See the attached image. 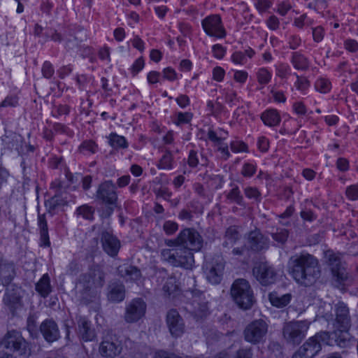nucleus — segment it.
I'll return each mask as SVG.
<instances>
[{
  "instance_id": "9d476101",
  "label": "nucleus",
  "mask_w": 358,
  "mask_h": 358,
  "mask_svg": "<svg viewBox=\"0 0 358 358\" xmlns=\"http://www.w3.org/2000/svg\"><path fill=\"white\" fill-rule=\"evenodd\" d=\"M201 24L208 36L219 38L224 37V27L220 15L208 16L202 20Z\"/></svg>"
},
{
  "instance_id": "69168bd1",
  "label": "nucleus",
  "mask_w": 358,
  "mask_h": 358,
  "mask_svg": "<svg viewBox=\"0 0 358 358\" xmlns=\"http://www.w3.org/2000/svg\"><path fill=\"white\" fill-rule=\"evenodd\" d=\"M131 177L129 175L123 176L117 180V185L120 188H122L129 185Z\"/></svg>"
},
{
  "instance_id": "3c124183",
  "label": "nucleus",
  "mask_w": 358,
  "mask_h": 358,
  "mask_svg": "<svg viewBox=\"0 0 358 358\" xmlns=\"http://www.w3.org/2000/svg\"><path fill=\"white\" fill-rule=\"evenodd\" d=\"M163 78L168 80L173 81L177 78V74L173 69L168 67L163 71Z\"/></svg>"
},
{
  "instance_id": "864d4df0",
  "label": "nucleus",
  "mask_w": 358,
  "mask_h": 358,
  "mask_svg": "<svg viewBox=\"0 0 358 358\" xmlns=\"http://www.w3.org/2000/svg\"><path fill=\"white\" fill-rule=\"evenodd\" d=\"M248 78V73L244 71H236L234 73V79L238 83H243Z\"/></svg>"
},
{
  "instance_id": "f3484780",
  "label": "nucleus",
  "mask_w": 358,
  "mask_h": 358,
  "mask_svg": "<svg viewBox=\"0 0 358 358\" xmlns=\"http://www.w3.org/2000/svg\"><path fill=\"white\" fill-rule=\"evenodd\" d=\"M40 330L48 342H54L60 337L58 326L52 320L43 321L40 326Z\"/></svg>"
},
{
  "instance_id": "aec40b11",
  "label": "nucleus",
  "mask_w": 358,
  "mask_h": 358,
  "mask_svg": "<svg viewBox=\"0 0 358 358\" xmlns=\"http://www.w3.org/2000/svg\"><path fill=\"white\" fill-rule=\"evenodd\" d=\"M15 275L14 265L0 259V282L3 285H8L12 281Z\"/></svg>"
},
{
  "instance_id": "774afa93",
  "label": "nucleus",
  "mask_w": 358,
  "mask_h": 358,
  "mask_svg": "<svg viewBox=\"0 0 358 358\" xmlns=\"http://www.w3.org/2000/svg\"><path fill=\"white\" fill-rule=\"evenodd\" d=\"M345 46L350 52H356L358 50V43L355 40H347Z\"/></svg>"
},
{
  "instance_id": "473e14b6",
  "label": "nucleus",
  "mask_w": 358,
  "mask_h": 358,
  "mask_svg": "<svg viewBox=\"0 0 358 358\" xmlns=\"http://www.w3.org/2000/svg\"><path fill=\"white\" fill-rule=\"evenodd\" d=\"M261 119L266 125L269 127L276 126L280 121L278 113H262Z\"/></svg>"
},
{
  "instance_id": "c85d7f7f",
  "label": "nucleus",
  "mask_w": 358,
  "mask_h": 358,
  "mask_svg": "<svg viewBox=\"0 0 358 358\" xmlns=\"http://www.w3.org/2000/svg\"><path fill=\"white\" fill-rule=\"evenodd\" d=\"M248 238L250 243V248L254 250L262 249L266 244L264 237L258 231L252 232L249 235Z\"/></svg>"
},
{
  "instance_id": "6ab92c4d",
  "label": "nucleus",
  "mask_w": 358,
  "mask_h": 358,
  "mask_svg": "<svg viewBox=\"0 0 358 358\" xmlns=\"http://www.w3.org/2000/svg\"><path fill=\"white\" fill-rule=\"evenodd\" d=\"M187 309L196 320L206 317L209 313L207 302L202 301L200 297L195 298Z\"/></svg>"
},
{
  "instance_id": "cd10ccee",
  "label": "nucleus",
  "mask_w": 358,
  "mask_h": 358,
  "mask_svg": "<svg viewBox=\"0 0 358 358\" xmlns=\"http://www.w3.org/2000/svg\"><path fill=\"white\" fill-rule=\"evenodd\" d=\"M174 164L175 161L173 154L169 150H166L157 166L159 169L171 170L174 168Z\"/></svg>"
},
{
  "instance_id": "a19ab883",
  "label": "nucleus",
  "mask_w": 358,
  "mask_h": 358,
  "mask_svg": "<svg viewBox=\"0 0 358 358\" xmlns=\"http://www.w3.org/2000/svg\"><path fill=\"white\" fill-rule=\"evenodd\" d=\"M191 119V113H178V115L173 119V120L176 124L182 125L189 122Z\"/></svg>"
},
{
  "instance_id": "7c9ffc66",
  "label": "nucleus",
  "mask_w": 358,
  "mask_h": 358,
  "mask_svg": "<svg viewBox=\"0 0 358 358\" xmlns=\"http://www.w3.org/2000/svg\"><path fill=\"white\" fill-rule=\"evenodd\" d=\"M76 213L78 216H80L83 219L87 220H92L94 219V209L89 205L85 204L77 208Z\"/></svg>"
},
{
  "instance_id": "37998d69",
  "label": "nucleus",
  "mask_w": 358,
  "mask_h": 358,
  "mask_svg": "<svg viewBox=\"0 0 358 358\" xmlns=\"http://www.w3.org/2000/svg\"><path fill=\"white\" fill-rule=\"evenodd\" d=\"M231 149L234 152H246L248 150L247 145L241 141H235L231 143Z\"/></svg>"
},
{
  "instance_id": "4be33fe9",
  "label": "nucleus",
  "mask_w": 358,
  "mask_h": 358,
  "mask_svg": "<svg viewBox=\"0 0 358 358\" xmlns=\"http://www.w3.org/2000/svg\"><path fill=\"white\" fill-rule=\"evenodd\" d=\"M78 331L79 336L84 341H92L95 337V334L91 329L90 322L85 317H80L78 320Z\"/></svg>"
},
{
  "instance_id": "052dcab7",
  "label": "nucleus",
  "mask_w": 358,
  "mask_h": 358,
  "mask_svg": "<svg viewBox=\"0 0 358 358\" xmlns=\"http://www.w3.org/2000/svg\"><path fill=\"white\" fill-rule=\"evenodd\" d=\"M231 59L235 64H244L245 54L241 52H236L232 55Z\"/></svg>"
},
{
  "instance_id": "423d86ee",
  "label": "nucleus",
  "mask_w": 358,
  "mask_h": 358,
  "mask_svg": "<svg viewBox=\"0 0 358 358\" xmlns=\"http://www.w3.org/2000/svg\"><path fill=\"white\" fill-rule=\"evenodd\" d=\"M231 294L235 303L244 310L251 308L255 302L252 290L245 280H236L231 286Z\"/></svg>"
},
{
  "instance_id": "9b49d317",
  "label": "nucleus",
  "mask_w": 358,
  "mask_h": 358,
  "mask_svg": "<svg viewBox=\"0 0 358 358\" xmlns=\"http://www.w3.org/2000/svg\"><path fill=\"white\" fill-rule=\"evenodd\" d=\"M146 311V304L141 299L131 300L126 306L124 320L129 323L138 321Z\"/></svg>"
},
{
  "instance_id": "79ce46f5",
  "label": "nucleus",
  "mask_w": 358,
  "mask_h": 358,
  "mask_svg": "<svg viewBox=\"0 0 358 358\" xmlns=\"http://www.w3.org/2000/svg\"><path fill=\"white\" fill-rule=\"evenodd\" d=\"M163 229L166 234L171 235L178 230V225L176 222L169 220L164 222Z\"/></svg>"
},
{
  "instance_id": "393cba45",
  "label": "nucleus",
  "mask_w": 358,
  "mask_h": 358,
  "mask_svg": "<svg viewBox=\"0 0 358 358\" xmlns=\"http://www.w3.org/2000/svg\"><path fill=\"white\" fill-rule=\"evenodd\" d=\"M38 226L40 231V243L41 247H50V241L48 234V228L47 220L44 215H39L38 217Z\"/></svg>"
},
{
  "instance_id": "5fc2aeb1",
  "label": "nucleus",
  "mask_w": 358,
  "mask_h": 358,
  "mask_svg": "<svg viewBox=\"0 0 358 358\" xmlns=\"http://www.w3.org/2000/svg\"><path fill=\"white\" fill-rule=\"evenodd\" d=\"M144 67V60L142 57L137 59L131 66L134 75L137 74Z\"/></svg>"
},
{
  "instance_id": "39448f33",
  "label": "nucleus",
  "mask_w": 358,
  "mask_h": 358,
  "mask_svg": "<svg viewBox=\"0 0 358 358\" xmlns=\"http://www.w3.org/2000/svg\"><path fill=\"white\" fill-rule=\"evenodd\" d=\"M192 250L184 248H166L161 251L163 261L169 262L174 266H180L185 269H192L194 264V258Z\"/></svg>"
},
{
  "instance_id": "603ef678",
  "label": "nucleus",
  "mask_w": 358,
  "mask_h": 358,
  "mask_svg": "<svg viewBox=\"0 0 358 358\" xmlns=\"http://www.w3.org/2000/svg\"><path fill=\"white\" fill-rule=\"evenodd\" d=\"M268 27L271 30H276L279 27L280 22L275 15H271L266 21Z\"/></svg>"
},
{
  "instance_id": "4c0bfd02",
  "label": "nucleus",
  "mask_w": 358,
  "mask_h": 358,
  "mask_svg": "<svg viewBox=\"0 0 358 358\" xmlns=\"http://www.w3.org/2000/svg\"><path fill=\"white\" fill-rule=\"evenodd\" d=\"M332 307L330 303H324L317 310V317H324L327 321L331 320L333 315L331 314Z\"/></svg>"
},
{
  "instance_id": "c756f323",
  "label": "nucleus",
  "mask_w": 358,
  "mask_h": 358,
  "mask_svg": "<svg viewBox=\"0 0 358 358\" xmlns=\"http://www.w3.org/2000/svg\"><path fill=\"white\" fill-rule=\"evenodd\" d=\"M109 144L114 148H126L128 147L127 140L124 136L112 133L109 136Z\"/></svg>"
},
{
  "instance_id": "ddd939ff",
  "label": "nucleus",
  "mask_w": 358,
  "mask_h": 358,
  "mask_svg": "<svg viewBox=\"0 0 358 358\" xmlns=\"http://www.w3.org/2000/svg\"><path fill=\"white\" fill-rule=\"evenodd\" d=\"M166 324L173 336L179 337L184 333V322L176 310L172 309L168 312Z\"/></svg>"
},
{
  "instance_id": "ea45409f",
  "label": "nucleus",
  "mask_w": 358,
  "mask_h": 358,
  "mask_svg": "<svg viewBox=\"0 0 358 358\" xmlns=\"http://www.w3.org/2000/svg\"><path fill=\"white\" fill-rule=\"evenodd\" d=\"M199 157H201L200 153L194 150H190L187 159L188 165L192 168L197 166L200 163Z\"/></svg>"
},
{
  "instance_id": "20e7f679",
  "label": "nucleus",
  "mask_w": 358,
  "mask_h": 358,
  "mask_svg": "<svg viewBox=\"0 0 358 358\" xmlns=\"http://www.w3.org/2000/svg\"><path fill=\"white\" fill-rule=\"evenodd\" d=\"M104 284V275L100 270H94L80 276L78 287L81 292L83 300L85 303L92 301L96 298L99 289Z\"/></svg>"
},
{
  "instance_id": "c03bdc74",
  "label": "nucleus",
  "mask_w": 358,
  "mask_h": 358,
  "mask_svg": "<svg viewBox=\"0 0 358 358\" xmlns=\"http://www.w3.org/2000/svg\"><path fill=\"white\" fill-rule=\"evenodd\" d=\"M54 69L52 64L49 62H45L42 67V73L46 78H50L54 74Z\"/></svg>"
},
{
  "instance_id": "4d7b16f0",
  "label": "nucleus",
  "mask_w": 358,
  "mask_h": 358,
  "mask_svg": "<svg viewBox=\"0 0 358 358\" xmlns=\"http://www.w3.org/2000/svg\"><path fill=\"white\" fill-rule=\"evenodd\" d=\"M255 171V167L254 165L251 164H245L242 170V173L245 176L250 177L252 176Z\"/></svg>"
},
{
  "instance_id": "6e6552de",
  "label": "nucleus",
  "mask_w": 358,
  "mask_h": 358,
  "mask_svg": "<svg viewBox=\"0 0 358 358\" xmlns=\"http://www.w3.org/2000/svg\"><path fill=\"white\" fill-rule=\"evenodd\" d=\"M309 326L310 323L307 321L289 322L283 328V336L289 343H298L306 336Z\"/></svg>"
},
{
  "instance_id": "0e129e2a",
  "label": "nucleus",
  "mask_w": 358,
  "mask_h": 358,
  "mask_svg": "<svg viewBox=\"0 0 358 358\" xmlns=\"http://www.w3.org/2000/svg\"><path fill=\"white\" fill-rule=\"evenodd\" d=\"M156 194L158 196H161L164 199H169L172 195V193L166 187L159 188Z\"/></svg>"
},
{
  "instance_id": "680f3d73",
  "label": "nucleus",
  "mask_w": 358,
  "mask_h": 358,
  "mask_svg": "<svg viewBox=\"0 0 358 358\" xmlns=\"http://www.w3.org/2000/svg\"><path fill=\"white\" fill-rule=\"evenodd\" d=\"M213 78L216 81H222L224 78V71L220 67L217 66L213 69Z\"/></svg>"
},
{
  "instance_id": "49530a36",
  "label": "nucleus",
  "mask_w": 358,
  "mask_h": 358,
  "mask_svg": "<svg viewBox=\"0 0 358 358\" xmlns=\"http://www.w3.org/2000/svg\"><path fill=\"white\" fill-rule=\"evenodd\" d=\"M309 85V81L306 78L297 76V80L295 83V86L297 88V90L301 91L306 90V89H308Z\"/></svg>"
},
{
  "instance_id": "f257e3e1",
  "label": "nucleus",
  "mask_w": 358,
  "mask_h": 358,
  "mask_svg": "<svg viewBox=\"0 0 358 358\" xmlns=\"http://www.w3.org/2000/svg\"><path fill=\"white\" fill-rule=\"evenodd\" d=\"M348 310L343 304H339L336 309V323L334 326L337 330L331 334L328 332L318 333L309 338L299 348L303 351L307 358H314L322 350L323 345H338L341 348L346 347L350 342V336L348 332L349 320L348 318Z\"/></svg>"
},
{
  "instance_id": "58836bf2",
  "label": "nucleus",
  "mask_w": 358,
  "mask_h": 358,
  "mask_svg": "<svg viewBox=\"0 0 358 358\" xmlns=\"http://www.w3.org/2000/svg\"><path fill=\"white\" fill-rule=\"evenodd\" d=\"M271 73L265 68L259 69L257 73V80L261 85H266L271 79Z\"/></svg>"
},
{
  "instance_id": "a211bd4d",
  "label": "nucleus",
  "mask_w": 358,
  "mask_h": 358,
  "mask_svg": "<svg viewBox=\"0 0 358 358\" xmlns=\"http://www.w3.org/2000/svg\"><path fill=\"white\" fill-rule=\"evenodd\" d=\"M205 268L206 278L210 282L216 285L222 281L224 269V265L222 263L217 264L206 263Z\"/></svg>"
},
{
  "instance_id": "8fccbe9b",
  "label": "nucleus",
  "mask_w": 358,
  "mask_h": 358,
  "mask_svg": "<svg viewBox=\"0 0 358 358\" xmlns=\"http://www.w3.org/2000/svg\"><path fill=\"white\" fill-rule=\"evenodd\" d=\"M271 2L268 0H256L255 6L257 10L261 12H265L271 7Z\"/></svg>"
},
{
  "instance_id": "6e6d98bb",
  "label": "nucleus",
  "mask_w": 358,
  "mask_h": 358,
  "mask_svg": "<svg viewBox=\"0 0 358 358\" xmlns=\"http://www.w3.org/2000/svg\"><path fill=\"white\" fill-rule=\"evenodd\" d=\"M252 349L250 348H248L238 350L235 358H252Z\"/></svg>"
},
{
  "instance_id": "f704fd0d",
  "label": "nucleus",
  "mask_w": 358,
  "mask_h": 358,
  "mask_svg": "<svg viewBox=\"0 0 358 358\" xmlns=\"http://www.w3.org/2000/svg\"><path fill=\"white\" fill-rule=\"evenodd\" d=\"M178 289V286L177 285L176 278L175 277H169L163 286L164 293L170 296L174 294Z\"/></svg>"
},
{
  "instance_id": "f8f14e48",
  "label": "nucleus",
  "mask_w": 358,
  "mask_h": 358,
  "mask_svg": "<svg viewBox=\"0 0 358 358\" xmlns=\"http://www.w3.org/2000/svg\"><path fill=\"white\" fill-rule=\"evenodd\" d=\"M115 185L112 180H106L101 183L96 191V198L103 203L115 205L117 201Z\"/></svg>"
},
{
  "instance_id": "13d9d810",
  "label": "nucleus",
  "mask_w": 358,
  "mask_h": 358,
  "mask_svg": "<svg viewBox=\"0 0 358 358\" xmlns=\"http://www.w3.org/2000/svg\"><path fill=\"white\" fill-rule=\"evenodd\" d=\"M287 231L285 229H282L279 232L273 234V237L276 241L284 243L287 240Z\"/></svg>"
},
{
  "instance_id": "5701e85b",
  "label": "nucleus",
  "mask_w": 358,
  "mask_h": 358,
  "mask_svg": "<svg viewBox=\"0 0 358 358\" xmlns=\"http://www.w3.org/2000/svg\"><path fill=\"white\" fill-rule=\"evenodd\" d=\"M118 273L126 281H136L141 276L140 270L129 264L120 266L118 267Z\"/></svg>"
},
{
  "instance_id": "bb28decb",
  "label": "nucleus",
  "mask_w": 358,
  "mask_h": 358,
  "mask_svg": "<svg viewBox=\"0 0 358 358\" xmlns=\"http://www.w3.org/2000/svg\"><path fill=\"white\" fill-rule=\"evenodd\" d=\"M289 294H280L273 292L269 294L268 299L272 306L276 308H283L289 303L291 301Z\"/></svg>"
},
{
  "instance_id": "a18cd8bd",
  "label": "nucleus",
  "mask_w": 358,
  "mask_h": 358,
  "mask_svg": "<svg viewBox=\"0 0 358 358\" xmlns=\"http://www.w3.org/2000/svg\"><path fill=\"white\" fill-rule=\"evenodd\" d=\"M324 36V29L319 26L313 29V38L314 41L319 43L322 41Z\"/></svg>"
},
{
  "instance_id": "e433bc0d",
  "label": "nucleus",
  "mask_w": 358,
  "mask_h": 358,
  "mask_svg": "<svg viewBox=\"0 0 358 358\" xmlns=\"http://www.w3.org/2000/svg\"><path fill=\"white\" fill-rule=\"evenodd\" d=\"M315 87L317 91L321 93H327L330 91L331 85L329 80L324 78H320L316 80L315 83Z\"/></svg>"
},
{
  "instance_id": "0eeeda50",
  "label": "nucleus",
  "mask_w": 358,
  "mask_h": 358,
  "mask_svg": "<svg viewBox=\"0 0 358 358\" xmlns=\"http://www.w3.org/2000/svg\"><path fill=\"white\" fill-rule=\"evenodd\" d=\"M268 332V324L263 320H256L249 323L244 329L245 341L257 344L264 341Z\"/></svg>"
},
{
  "instance_id": "b1692460",
  "label": "nucleus",
  "mask_w": 358,
  "mask_h": 358,
  "mask_svg": "<svg viewBox=\"0 0 358 358\" xmlns=\"http://www.w3.org/2000/svg\"><path fill=\"white\" fill-rule=\"evenodd\" d=\"M108 299L112 302H120L125 297V289L122 284L113 282L108 286Z\"/></svg>"
},
{
  "instance_id": "dca6fc26",
  "label": "nucleus",
  "mask_w": 358,
  "mask_h": 358,
  "mask_svg": "<svg viewBox=\"0 0 358 358\" xmlns=\"http://www.w3.org/2000/svg\"><path fill=\"white\" fill-rule=\"evenodd\" d=\"M101 241L103 250L108 255L115 257L117 255L120 248V241L116 236L108 231H103Z\"/></svg>"
},
{
  "instance_id": "f03ea898",
  "label": "nucleus",
  "mask_w": 358,
  "mask_h": 358,
  "mask_svg": "<svg viewBox=\"0 0 358 358\" xmlns=\"http://www.w3.org/2000/svg\"><path fill=\"white\" fill-rule=\"evenodd\" d=\"M289 264L290 274L300 285H312L319 277L317 262L311 255L291 258Z\"/></svg>"
},
{
  "instance_id": "4468645a",
  "label": "nucleus",
  "mask_w": 358,
  "mask_h": 358,
  "mask_svg": "<svg viewBox=\"0 0 358 358\" xmlns=\"http://www.w3.org/2000/svg\"><path fill=\"white\" fill-rule=\"evenodd\" d=\"M253 275L255 278L263 285H270L275 281L273 269L266 263H259L253 268Z\"/></svg>"
},
{
  "instance_id": "a878e982",
  "label": "nucleus",
  "mask_w": 358,
  "mask_h": 358,
  "mask_svg": "<svg viewBox=\"0 0 358 358\" xmlns=\"http://www.w3.org/2000/svg\"><path fill=\"white\" fill-rule=\"evenodd\" d=\"M36 291L43 298L47 297L51 292L50 279L48 273H45L36 284Z\"/></svg>"
},
{
  "instance_id": "72a5a7b5",
  "label": "nucleus",
  "mask_w": 358,
  "mask_h": 358,
  "mask_svg": "<svg viewBox=\"0 0 358 358\" xmlns=\"http://www.w3.org/2000/svg\"><path fill=\"white\" fill-rule=\"evenodd\" d=\"M208 139L212 143V145L215 149L220 151L221 153L224 152V148H222L223 140L221 137L218 136L214 131H208Z\"/></svg>"
},
{
  "instance_id": "2eb2a0df",
  "label": "nucleus",
  "mask_w": 358,
  "mask_h": 358,
  "mask_svg": "<svg viewBox=\"0 0 358 358\" xmlns=\"http://www.w3.org/2000/svg\"><path fill=\"white\" fill-rule=\"evenodd\" d=\"M121 350V345L109 336L104 337L99 345V352L105 357H115L120 354Z\"/></svg>"
},
{
  "instance_id": "bf43d9fd",
  "label": "nucleus",
  "mask_w": 358,
  "mask_h": 358,
  "mask_svg": "<svg viewBox=\"0 0 358 358\" xmlns=\"http://www.w3.org/2000/svg\"><path fill=\"white\" fill-rule=\"evenodd\" d=\"M213 54L217 59H222L224 56V50L221 45L216 44L213 46Z\"/></svg>"
},
{
  "instance_id": "1a4fd4ad",
  "label": "nucleus",
  "mask_w": 358,
  "mask_h": 358,
  "mask_svg": "<svg viewBox=\"0 0 358 358\" xmlns=\"http://www.w3.org/2000/svg\"><path fill=\"white\" fill-rule=\"evenodd\" d=\"M180 247L194 252L199 251L203 247V239L199 233L194 229L187 228L178 235Z\"/></svg>"
},
{
  "instance_id": "412c9836",
  "label": "nucleus",
  "mask_w": 358,
  "mask_h": 358,
  "mask_svg": "<svg viewBox=\"0 0 358 358\" xmlns=\"http://www.w3.org/2000/svg\"><path fill=\"white\" fill-rule=\"evenodd\" d=\"M3 301L11 311H15L22 306L21 296L18 289H8L4 297Z\"/></svg>"
},
{
  "instance_id": "c9c22d12",
  "label": "nucleus",
  "mask_w": 358,
  "mask_h": 358,
  "mask_svg": "<svg viewBox=\"0 0 358 358\" xmlns=\"http://www.w3.org/2000/svg\"><path fill=\"white\" fill-rule=\"evenodd\" d=\"M84 155L94 154L97 151V145L92 141H85L79 147Z\"/></svg>"
},
{
  "instance_id": "7ed1b4c3",
  "label": "nucleus",
  "mask_w": 358,
  "mask_h": 358,
  "mask_svg": "<svg viewBox=\"0 0 358 358\" xmlns=\"http://www.w3.org/2000/svg\"><path fill=\"white\" fill-rule=\"evenodd\" d=\"M29 354L30 349L27 343L17 331H8L0 342V358H14L15 355Z\"/></svg>"
},
{
  "instance_id": "de8ad7c7",
  "label": "nucleus",
  "mask_w": 358,
  "mask_h": 358,
  "mask_svg": "<svg viewBox=\"0 0 358 358\" xmlns=\"http://www.w3.org/2000/svg\"><path fill=\"white\" fill-rule=\"evenodd\" d=\"M18 101L16 97H6L0 104V109L1 108H11L17 105Z\"/></svg>"
},
{
  "instance_id": "338daca9",
  "label": "nucleus",
  "mask_w": 358,
  "mask_h": 358,
  "mask_svg": "<svg viewBox=\"0 0 358 358\" xmlns=\"http://www.w3.org/2000/svg\"><path fill=\"white\" fill-rule=\"evenodd\" d=\"M245 194L250 199H256L259 196V192L256 188L248 187L245 189Z\"/></svg>"
},
{
  "instance_id": "e2e57ef3",
  "label": "nucleus",
  "mask_w": 358,
  "mask_h": 358,
  "mask_svg": "<svg viewBox=\"0 0 358 358\" xmlns=\"http://www.w3.org/2000/svg\"><path fill=\"white\" fill-rule=\"evenodd\" d=\"M257 147L259 150L262 152L267 151L268 148V141L264 137H260L257 141Z\"/></svg>"
},
{
  "instance_id": "09e8293b",
  "label": "nucleus",
  "mask_w": 358,
  "mask_h": 358,
  "mask_svg": "<svg viewBox=\"0 0 358 358\" xmlns=\"http://www.w3.org/2000/svg\"><path fill=\"white\" fill-rule=\"evenodd\" d=\"M347 196L351 200L358 199V184L350 186L346 190Z\"/></svg>"
},
{
  "instance_id": "2f4dec72",
  "label": "nucleus",
  "mask_w": 358,
  "mask_h": 358,
  "mask_svg": "<svg viewBox=\"0 0 358 358\" xmlns=\"http://www.w3.org/2000/svg\"><path fill=\"white\" fill-rule=\"evenodd\" d=\"M292 62L294 68L299 70H305L308 66L307 59L298 52L293 53Z\"/></svg>"
}]
</instances>
